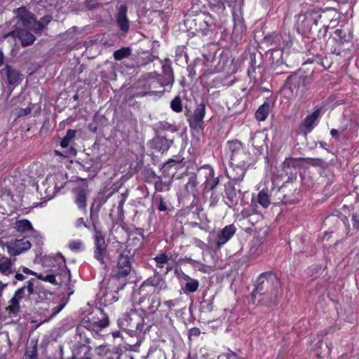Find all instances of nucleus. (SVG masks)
Returning a JSON list of instances; mask_svg holds the SVG:
<instances>
[{"label": "nucleus", "mask_w": 359, "mask_h": 359, "mask_svg": "<svg viewBox=\"0 0 359 359\" xmlns=\"http://www.w3.org/2000/svg\"><path fill=\"white\" fill-rule=\"evenodd\" d=\"M281 284L278 276L273 272L262 273L257 279L255 287L250 294L249 302L255 304V298L260 296L259 303L270 306L277 304L280 297Z\"/></svg>", "instance_id": "nucleus-1"}, {"label": "nucleus", "mask_w": 359, "mask_h": 359, "mask_svg": "<svg viewBox=\"0 0 359 359\" xmlns=\"http://www.w3.org/2000/svg\"><path fill=\"white\" fill-rule=\"evenodd\" d=\"M227 152L230 157L231 166H247L250 164V154L243 147V144L237 141L227 142Z\"/></svg>", "instance_id": "nucleus-2"}, {"label": "nucleus", "mask_w": 359, "mask_h": 359, "mask_svg": "<svg viewBox=\"0 0 359 359\" xmlns=\"http://www.w3.org/2000/svg\"><path fill=\"white\" fill-rule=\"evenodd\" d=\"M118 326L133 334L135 332H141L144 324L142 311L131 310L118 320Z\"/></svg>", "instance_id": "nucleus-3"}, {"label": "nucleus", "mask_w": 359, "mask_h": 359, "mask_svg": "<svg viewBox=\"0 0 359 359\" xmlns=\"http://www.w3.org/2000/svg\"><path fill=\"white\" fill-rule=\"evenodd\" d=\"M109 325L107 315L100 309H96L93 311L91 318H84L79 324V332L83 327H86L88 331L97 332Z\"/></svg>", "instance_id": "nucleus-4"}, {"label": "nucleus", "mask_w": 359, "mask_h": 359, "mask_svg": "<svg viewBox=\"0 0 359 359\" xmlns=\"http://www.w3.org/2000/svg\"><path fill=\"white\" fill-rule=\"evenodd\" d=\"M16 18L22 22L25 29L33 31L35 33H41L43 31L41 22H36L33 15L25 6L14 10Z\"/></svg>", "instance_id": "nucleus-5"}, {"label": "nucleus", "mask_w": 359, "mask_h": 359, "mask_svg": "<svg viewBox=\"0 0 359 359\" xmlns=\"http://www.w3.org/2000/svg\"><path fill=\"white\" fill-rule=\"evenodd\" d=\"M321 18V15L315 11H309L298 16V30L306 34L311 32L313 27L316 26Z\"/></svg>", "instance_id": "nucleus-6"}, {"label": "nucleus", "mask_w": 359, "mask_h": 359, "mask_svg": "<svg viewBox=\"0 0 359 359\" xmlns=\"http://www.w3.org/2000/svg\"><path fill=\"white\" fill-rule=\"evenodd\" d=\"M67 182V178L62 172L48 175L46 179V183L48 187L46 189V198L47 200L53 198L57 191L62 189Z\"/></svg>", "instance_id": "nucleus-7"}, {"label": "nucleus", "mask_w": 359, "mask_h": 359, "mask_svg": "<svg viewBox=\"0 0 359 359\" xmlns=\"http://www.w3.org/2000/svg\"><path fill=\"white\" fill-rule=\"evenodd\" d=\"M131 271L129 252L124 250L118 258L116 267L114 271V276L121 278L127 276Z\"/></svg>", "instance_id": "nucleus-8"}, {"label": "nucleus", "mask_w": 359, "mask_h": 359, "mask_svg": "<svg viewBox=\"0 0 359 359\" xmlns=\"http://www.w3.org/2000/svg\"><path fill=\"white\" fill-rule=\"evenodd\" d=\"M31 246V243L26 238L12 241L6 245L7 252L11 256L18 255L30 249Z\"/></svg>", "instance_id": "nucleus-9"}, {"label": "nucleus", "mask_w": 359, "mask_h": 359, "mask_svg": "<svg viewBox=\"0 0 359 359\" xmlns=\"http://www.w3.org/2000/svg\"><path fill=\"white\" fill-rule=\"evenodd\" d=\"M94 238V257L97 260L100 261L102 264H104V258L107 251V244L105 242L104 236L100 231L95 229Z\"/></svg>", "instance_id": "nucleus-10"}, {"label": "nucleus", "mask_w": 359, "mask_h": 359, "mask_svg": "<svg viewBox=\"0 0 359 359\" xmlns=\"http://www.w3.org/2000/svg\"><path fill=\"white\" fill-rule=\"evenodd\" d=\"M205 114V106L203 103L198 104L194 111L193 115L189 118V122L191 128L201 129L203 128V118Z\"/></svg>", "instance_id": "nucleus-11"}, {"label": "nucleus", "mask_w": 359, "mask_h": 359, "mask_svg": "<svg viewBox=\"0 0 359 359\" xmlns=\"http://www.w3.org/2000/svg\"><path fill=\"white\" fill-rule=\"evenodd\" d=\"M235 232L236 227L233 224L226 226L224 229L218 231L215 239L216 247L220 248L233 237Z\"/></svg>", "instance_id": "nucleus-12"}, {"label": "nucleus", "mask_w": 359, "mask_h": 359, "mask_svg": "<svg viewBox=\"0 0 359 359\" xmlns=\"http://www.w3.org/2000/svg\"><path fill=\"white\" fill-rule=\"evenodd\" d=\"M147 286L153 287V292L156 293L166 290L168 288L165 280L160 275H154L147 279L142 285V287Z\"/></svg>", "instance_id": "nucleus-13"}, {"label": "nucleus", "mask_w": 359, "mask_h": 359, "mask_svg": "<svg viewBox=\"0 0 359 359\" xmlns=\"http://www.w3.org/2000/svg\"><path fill=\"white\" fill-rule=\"evenodd\" d=\"M8 36L18 37L22 46H29L35 41V37L32 33L21 29H16L15 30L12 31L8 34L5 35L4 37H7Z\"/></svg>", "instance_id": "nucleus-14"}, {"label": "nucleus", "mask_w": 359, "mask_h": 359, "mask_svg": "<svg viewBox=\"0 0 359 359\" xmlns=\"http://www.w3.org/2000/svg\"><path fill=\"white\" fill-rule=\"evenodd\" d=\"M0 74L6 76L10 85H15L20 81L19 72L10 65H6L5 68L1 69Z\"/></svg>", "instance_id": "nucleus-15"}, {"label": "nucleus", "mask_w": 359, "mask_h": 359, "mask_svg": "<svg viewBox=\"0 0 359 359\" xmlns=\"http://www.w3.org/2000/svg\"><path fill=\"white\" fill-rule=\"evenodd\" d=\"M127 6L126 5H121L118 8V13L117 15V23L123 32H128L129 29V22L127 18Z\"/></svg>", "instance_id": "nucleus-16"}, {"label": "nucleus", "mask_w": 359, "mask_h": 359, "mask_svg": "<svg viewBox=\"0 0 359 359\" xmlns=\"http://www.w3.org/2000/svg\"><path fill=\"white\" fill-rule=\"evenodd\" d=\"M320 116V109L315 110L311 114L307 116L304 120L302 127L304 130V133L306 134L310 133L316 125V122Z\"/></svg>", "instance_id": "nucleus-17"}, {"label": "nucleus", "mask_w": 359, "mask_h": 359, "mask_svg": "<svg viewBox=\"0 0 359 359\" xmlns=\"http://www.w3.org/2000/svg\"><path fill=\"white\" fill-rule=\"evenodd\" d=\"M248 168L247 166L243 165L231 166V170L229 172H226V175L230 179L241 181L243 179Z\"/></svg>", "instance_id": "nucleus-18"}, {"label": "nucleus", "mask_w": 359, "mask_h": 359, "mask_svg": "<svg viewBox=\"0 0 359 359\" xmlns=\"http://www.w3.org/2000/svg\"><path fill=\"white\" fill-rule=\"evenodd\" d=\"M88 191L85 189H78L76 191L75 203L78 208L86 212V200Z\"/></svg>", "instance_id": "nucleus-19"}, {"label": "nucleus", "mask_w": 359, "mask_h": 359, "mask_svg": "<svg viewBox=\"0 0 359 359\" xmlns=\"http://www.w3.org/2000/svg\"><path fill=\"white\" fill-rule=\"evenodd\" d=\"M19 294H14L13 297L8 301L6 310L8 312L10 317H15L20 311V305L17 303V299L19 298Z\"/></svg>", "instance_id": "nucleus-20"}, {"label": "nucleus", "mask_w": 359, "mask_h": 359, "mask_svg": "<svg viewBox=\"0 0 359 359\" xmlns=\"http://www.w3.org/2000/svg\"><path fill=\"white\" fill-rule=\"evenodd\" d=\"M27 291V297L34 292V285L31 280L27 282V285H25L18 289L14 294H19V298L17 299V303L20 305L22 299L26 297L25 290Z\"/></svg>", "instance_id": "nucleus-21"}, {"label": "nucleus", "mask_w": 359, "mask_h": 359, "mask_svg": "<svg viewBox=\"0 0 359 359\" xmlns=\"http://www.w3.org/2000/svg\"><path fill=\"white\" fill-rule=\"evenodd\" d=\"M172 144V140H169L164 137H158L154 140L156 149L162 153L168 151Z\"/></svg>", "instance_id": "nucleus-22"}, {"label": "nucleus", "mask_w": 359, "mask_h": 359, "mask_svg": "<svg viewBox=\"0 0 359 359\" xmlns=\"http://www.w3.org/2000/svg\"><path fill=\"white\" fill-rule=\"evenodd\" d=\"M14 272L12 262L6 258L0 259V273L5 276H8Z\"/></svg>", "instance_id": "nucleus-23"}, {"label": "nucleus", "mask_w": 359, "mask_h": 359, "mask_svg": "<svg viewBox=\"0 0 359 359\" xmlns=\"http://www.w3.org/2000/svg\"><path fill=\"white\" fill-rule=\"evenodd\" d=\"M271 109L270 104L269 103H264L261 105L255 113L256 118L259 121H263L267 118Z\"/></svg>", "instance_id": "nucleus-24"}, {"label": "nucleus", "mask_w": 359, "mask_h": 359, "mask_svg": "<svg viewBox=\"0 0 359 359\" xmlns=\"http://www.w3.org/2000/svg\"><path fill=\"white\" fill-rule=\"evenodd\" d=\"M257 202L263 208H266L270 204V196L267 189L261 190L257 194Z\"/></svg>", "instance_id": "nucleus-25"}, {"label": "nucleus", "mask_w": 359, "mask_h": 359, "mask_svg": "<svg viewBox=\"0 0 359 359\" xmlns=\"http://www.w3.org/2000/svg\"><path fill=\"white\" fill-rule=\"evenodd\" d=\"M149 305L146 309L149 313H154L161 305V299L156 295L151 297L149 299Z\"/></svg>", "instance_id": "nucleus-26"}, {"label": "nucleus", "mask_w": 359, "mask_h": 359, "mask_svg": "<svg viewBox=\"0 0 359 359\" xmlns=\"http://www.w3.org/2000/svg\"><path fill=\"white\" fill-rule=\"evenodd\" d=\"M251 142L252 146L255 148L257 149L258 150L261 149L264 143V135L261 133L254 134L251 138Z\"/></svg>", "instance_id": "nucleus-27"}, {"label": "nucleus", "mask_w": 359, "mask_h": 359, "mask_svg": "<svg viewBox=\"0 0 359 359\" xmlns=\"http://www.w3.org/2000/svg\"><path fill=\"white\" fill-rule=\"evenodd\" d=\"M131 55V49L128 47L122 48L114 51L113 55L116 60H121Z\"/></svg>", "instance_id": "nucleus-28"}, {"label": "nucleus", "mask_w": 359, "mask_h": 359, "mask_svg": "<svg viewBox=\"0 0 359 359\" xmlns=\"http://www.w3.org/2000/svg\"><path fill=\"white\" fill-rule=\"evenodd\" d=\"M170 257L165 253H161L154 257L156 265L159 269H163L168 264Z\"/></svg>", "instance_id": "nucleus-29"}, {"label": "nucleus", "mask_w": 359, "mask_h": 359, "mask_svg": "<svg viewBox=\"0 0 359 359\" xmlns=\"http://www.w3.org/2000/svg\"><path fill=\"white\" fill-rule=\"evenodd\" d=\"M76 135V130H68L66 135L62 138L60 142V146L63 148H66L69 146V142L74 138Z\"/></svg>", "instance_id": "nucleus-30"}, {"label": "nucleus", "mask_w": 359, "mask_h": 359, "mask_svg": "<svg viewBox=\"0 0 359 359\" xmlns=\"http://www.w3.org/2000/svg\"><path fill=\"white\" fill-rule=\"evenodd\" d=\"M219 184V178L213 177V172L211 171L209 174V177L205 181V188L210 190L214 189Z\"/></svg>", "instance_id": "nucleus-31"}, {"label": "nucleus", "mask_w": 359, "mask_h": 359, "mask_svg": "<svg viewBox=\"0 0 359 359\" xmlns=\"http://www.w3.org/2000/svg\"><path fill=\"white\" fill-rule=\"evenodd\" d=\"M15 228L18 231H27L32 229V224L27 219L19 220L15 223Z\"/></svg>", "instance_id": "nucleus-32"}, {"label": "nucleus", "mask_w": 359, "mask_h": 359, "mask_svg": "<svg viewBox=\"0 0 359 359\" xmlns=\"http://www.w3.org/2000/svg\"><path fill=\"white\" fill-rule=\"evenodd\" d=\"M171 109L177 113L182 111V104L180 97L176 96L170 102Z\"/></svg>", "instance_id": "nucleus-33"}, {"label": "nucleus", "mask_w": 359, "mask_h": 359, "mask_svg": "<svg viewBox=\"0 0 359 359\" xmlns=\"http://www.w3.org/2000/svg\"><path fill=\"white\" fill-rule=\"evenodd\" d=\"M199 286V282L197 280H188V283H185V290L188 292H194L197 291Z\"/></svg>", "instance_id": "nucleus-34"}, {"label": "nucleus", "mask_w": 359, "mask_h": 359, "mask_svg": "<svg viewBox=\"0 0 359 359\" xmlns=\"http://www.w3.org/2000/svg\"><path fill=\"white\" fill-rule=\"evenodd\" d=\"M81 332H79V325L76 327V335L79 337V339L78 341L81 344H85L88 342V338L86 334V331L88 330L86 329V327H83V329H81Z\"/></svg>", "instance_id": "nucleus-35"}, {"label": "nucleus", "mask_w": 359, "mask_h": 359, "mask_svg": "<svg viewBox=\"0 0 359 359\" xmlns=\"http://www.w3.org/2000/svg\"><path fill=\"white\" fill-rule=\"evenodd\" d=\"M226 195L229 201L233 203V202H236L237 199V194L234 187H230L226 189L225 190Z\"/></svg>", "instance_id": "nucleus-36"}, {"label": "nucleus", "mask_w": 359, "mask_h": 359, "mask_svg": "<svg viewBox=\"0 0 359 359\" xmlns=\"http://www.w3.org/2000/svg\"><path fill=\"white\" fill-rule=\"evenodd\" d=\"M283 43H279L278 46L280 48H283L284 50H288L292 45V41L290 36L285 35L284 37L282 36Z\"/></svg>", "instance_id": "nucleus-37"}, {"label": "nucleus", "mask_w": 359, "mask_h": 359, "mask_svg": "<svg viewBox=\"0 0 359 359\" xmlns=\"http://www.w3.org/2000/svg\"><path fill=\"white\" fill-rule=\"evenodd\" d=\"M26 359H37V349L36 346L27 349L25 353Z\"/></svg>", "instance_id": "nucleus-38"}, {"label": "nucleus", "mask_w": 359, "mask_h": 359, "mask_svg": "<svg viewBox=\"0 0 359 359\" xmlns=\"http://www.w3.org/2000/svg\"><path fill=\"white\" fill-rule=\"evenodd\" d=\"M37 278L39 279H41L42 280H45V281L48 282V283H52V284H55V285L57 284L56 279H55V276L53 275V274H48L46 276H43V275L41 274V275H38Z\"/></svg>", "instance_id": "nucleus-39"}, {"label": "nucleus", "mask_w": 359, "mask_h": 359, "mask_svg": "<svg viewBox=\"0 0 359 359\" xmlns=\"http://www.w3.org/2000/svg\"><path fill=\"white\" fill-rule=\"evenodd\" d=\"M160 128L162 130L170 131L172 133L176 132L177 130V128L166 121L160 122Z\"/></svg>", "instance_id": "nucleus-40"}, {"label": "nucleus", "mask_w": 359, "mask_h": 359, "mask_svg": "<svg viewBox=\"0 0 359 359\" xmlns=\"http://www.w3.org/2000/svg\"><path fill=\"white\" fill-rule=\"evenodd\" d=\"M82 242L80 241H72L69 243V248L73 251H77L81 249Z\"/></svg>", "instance_id": "nucleus-41"}, {"label": "nucleus", "mask_w": 359, "mask_h": 359, "mask_svg": "<svg viewBox=\"0 0 359 359\" xmlns=\"http://www.w3.org/2000/svg\"><path fill=\"white\" fill-rule=\"evenodd\" d=\"M217 359H239V357L233 352H229L219 355Z\"/></svg>", "instance_id": "nucleus-42"}, {"label": "nucleus", "mask_w": 359, "mask_h": 359, "mask_svg": "<svg viewBox=\"0 0 359 359\" xmlns=\"http://www.w3.org/2000/svg\"><path fill=\"white\" fill-rule=\"evenodd\" d=\"M353 226L354 229H359V213H355L352 217Z\"/></svg>", "instance_id": "nucleus-43"}, {"label": "nucleus", "mask_w": 359, "mask_h": 359, "mask_svg": "<svg viewBox=\"0 0 359 359\" xmlns=\"http://www.w3.org/2000/svg\"><path fill=\"white\" fill-rule=\"evenodd\" d=\"M179 302H180L179 299H175L165 301V302H164V304L170 309L172 307L177 306L179 304Z\"/></svg>", "instance_id": "nucleus-44"}, {"label": "nucleus", "mask_w": 359, "mask_h": 359, "mask_svg": "<svg viewBox=\"0 0 359 359\" xmlns=\"http://www.w3.org/2000/svg\"><path fill=\"white\" fill-rule=\"evenodd\" d=\"M75 226L76 228H81L82 226H86V223L82 217L77 219L75 222Z\"/></svg>", "instance_id": "nucleus-45"}, {"label": "nucleus", "mask_w": 359, "mask_h": 359, "mask_svg": "<svg viewBox=\"0 0 359 359\" xmlns=\"http://www.w3.org/2000/svg\"><path fill=\"white\" fill-rule=\"evenodd\" d=\"M51 18L50 16H44L39 21L37 22H41L43 25V28L45 27V25H48L50 21Z\"/></svg>", "instance_id": "nucleus-46"}, {"label": "nucleus", "mask_w": 359, "mask_h": 359, "mask_svg": "<svg viewBox=\"0 0 359 359\" xmlns=\"http://www.w3.org/2000/svg\"><path fill=\"white\" fill-rule=\"evenodd\" d=\"M158 209L159 211H165L168 209L166 203L162 199L159 202Z\"/></svg>", "instance_id": "nucleus-47"}, {"label": "nucleus", "mask_w": 359, "mask_h": 359, "mask_svg": "<svg viewBox=\"0 0 359 359\" xmlns=\"http://www.w3.org/2000/svg\"><path fill=\"white\" fill-rule=\"evenodd\" d=\"M31 109L30 108H25V109H20L18 113L19 116H25L30 113Z\"/></svg>", "instance_id": "nucleus-48"}, {"label": "nucleus", "mask_w": 359, "mask_h": 359, "mask_svg": "<svg viewBox=\"0 0 359 359\" xmlns=\"http://www.w3.org/2000/svg\"><path fill=\"white\" fill-rule=\"evenodd\" d=\"M22 271L25 273V274H28V275H34L35 276L37 277L38 274L34 271H32V270L29 269L27 267H23L22 269Z\"/></svg>", "instance_id": "nucleus-49"}, {"label": "nucleus", "mask_w": 359, "mask_h": 359, "mask_svg": "<svg viewBox=\"0 0 359 359\" xmlns=\"http://www.w3.org/2000/svg\"><path fill=\"white\" fill-rule=\"evenodd\" d=\"M291 79V81L294 83H299L301 81L302 82H304L305 81V79L304 78H301V77H297V76H292L290 78Z\"/></svg>", "instance_id": "nucleus-50"}, {"label": "nucleus", "mask_w": 359, "mask_h": 359, "mask_svg": "<svg viewBox=\"0 0 359 359\" xmlns=\"http://www.w3.org/2000/svg\"><path fill=\"white\" fill-rule=\"evenodd\" d=\"M168 76V82L166 84L172 83L174 82L172 74L170 72V70H168V72L167 73Z\"/></svg>", "instance_id": "nucleus-51"}, {"label": "nucleus", "mask_w": 359, "mask_h": 359, "mask_svg": "<svg viewBox=\"0 0 359 359\" xmlns=\"http://www.w3.org/2000/svg\"><path fill=\"white\" fill-rule=\"evenodd\" d=\"M64 306H65V305L62 304V305H58L55 308H54V309L55 311L53 312L52 317L55 316L56 314H57L60 311H61L62 310V309L64 308Z\"/></svg>", "instance_id": "nucleus-52"}, {"label": "nucleus", "mask_w": 359, "mask_h": 359, "mask_svg": "<svg viewBox=\"0 0 359 359\" xmlns=\"http://www.w3.org/2000/svg\"><path fill=\"white\" fill-rule=\"evenodd\" d=\"M7 286L8 283H4L2 281H0V297L2 296L3 292Z\"/></svg>", "instance_id": "nucleus-53"}, {"label": "nucleus", "mask_w": 359, "mask_h": 359, "mask_svg": "<svg viewBox=\"0 0 359 359\" xmlns=\"http://www.w3.org/2000/svg\"><path fill=\"white\" fill-rule=\"evenodd\" d=\"M76 359H91L90 351H86L84 353L83 356L79 358L76 357Z\"/></svg>", "instance_id": "nucleus-54"}, {"label": "nucleus", "mask_w": 359, "mask_h": 359, "mask_svg": "<svg viewBox=\"0 0 359 359\" xmlns=\"http://www.w3.org/2000/svg\"><path fill=\"white\" fill-rule=\"evenodd\" d=\"M331 135L336 139L339 138V131L336 129H332L330 131Z\"/></svg>", "instance_id": "nucleus-55"}, {"label": "nucleus", "mask_w": 359, "mask_h": 359, "mask_svg": "<svg viewBox=\"0 0 359 359\" xmlns=\"http://www.w3.org/2000/svg\"><path fill=\"white\" fill-rule=\"evenodd\" d=\"M255 245H257V246H259V243L258 241H255V243H254V245L250 248V252H251V253H253V254H254V253H256V252H257V249L255 248Z\"/></svg>", "instance_id": "nucleus-56"}, {"label": "nucleus", "mask_w": 359, "mask_h": 359, "mask_svg": "<svg viewBox=\"0 0 359 359\" xmlns=\"http://www.w3.org/2000/svg\"><path fill=\"white\" fill-rule=\"evenodd\" d=\"M15 278L16 280H20V281L24 280L25 278L24 275H22L21 273H18L15 275Z\"/></svg>", "instance_id": "nucleus-57"}, {"label": "nucleus", "mask_w": 359, "mask_h": 359, "mask_svg": "<svg viewBox=\"0 0 359 359\" xmlns=\"http://www.w3.org/2000/svg\"><path fill=\"white\" fill-rule=\"evenodd\" d=\"M182 279L185 282V283H188V280H193V278H191V277L188 276L186 274H183L182 277Z\"/></svg>", "instance_id": "nucleus-58"}, {"label": "nucleus", "mask_w": 359, "mask_h": 359, "mask_svg": "<svg viewBox=\"0 0 359 359\" xmlns=\"http://www.w3.org/2000/svg\"><path fill=\"white\" fill-rule=\"evenodd\" d=\"M309 163L312 165H318L320 161V159H310Z\"/></svg>", "instance_id": "nucleus-59"}, {"label": "nucleus", "mask_w": 359, "mask_h": 359, "mask_svg": "<svg viewBox=\"0 0 359 359\" xmlns=\"http://www.w3.org/2000/svg\"><path fill=\"white\" fill-rule=\"evenodd\" d=\"M4 55H3V53L0 50V67L2 66V65L4 64Z\"/></svg>", "instance_id": "nucleus-60"}, {"label": "nucleus", "mask_w": 359, "mask_h": 359, "mask_svg": "<svg viewBox=\"0 0 359 359\" xmlns=\"http://www.w3.org/2000/svg\"><path fill=\"white\" fill-rule=\"evenodd\" d=\"M196 359H207L206 357H205L203 355L200 356V357H197Z\"/></svg>", "instance_id": "nucleus-61"}, {"label": "nucleus", "mask_w": 359, "mask_h": 359, "mask_svg": "<svg viewBox=\"0 0 359 359\" xmlns=\"http://www.w3.org/2000/svg\"><path fill=\"white\" fill-rule=\"evenodd\" d=\"M170 270H171V267L167 266L166 267V270H165V273H167Z\"/></svg>", "instance_id": "nucleus-62"}, {"label": "nucleus", "mask_w": 359, "mask_h": 359, "mask_svg": "<svg viewBox=\"0 0 359 359\" xmlns=\"http://www.w3.org/2000/svg\"><path fill=\"white\" fill-rule=\"evenodd\" d=\"M196 180H193V187L194 188L195 186H196Z\"/></svg>", "instance_id": "nucleus-63"}, {"label": "nucleus", "mask_w": 359, "mask_h": 359, "mask_svg": "<svg viewBox=\"0 0 359 359\" xmlns=\"http://www.w3.org/2000/svg\"><path fill=\"white\" fill-rule=\"evenodd\" d=\"M276 39H277L278 41H280V36L276 35Z\"/></svg>", "instance_id": "nucleus-64"}]
</instances>
